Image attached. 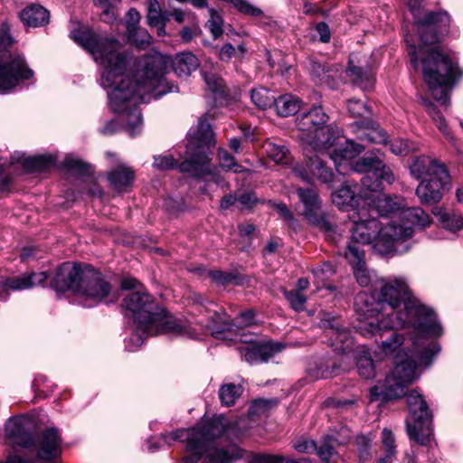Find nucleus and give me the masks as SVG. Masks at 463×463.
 I'll return each instance as SVG.
<instances>
[{"mask_svg": "<svg viewBox=\"0 0 463 463\" xmlns=\"http://www.w3.org/2000/svg\"><path fill=\"white\" fill-rule=\"evenodd\" d=\"M71 37L104 67L101 85L108 90L111 109L125 115L126 128L131 137L141 131L143 118L138 105L147 100L146 96L154 94L158 98L177 90L165 78L168 65H172L178 77H187L199 67L198 59L191 52L177 54L173 60L155 53L137 61L122 51L116 40L80 30L73 31Z\"/></svg>", "mask_w": 463, "mask_h": 463, "instance_id": "obj_1", "label": "nucleus"}, {"mask_svg": "<svg viewBox=\"0 0 463 463\" xmlns=\"http://www.w3.org/2000/svg\"><path fill=\"white\" fill-rule=\"evenodd\" d=\"M374 297L378 305L387 317H383L377 308L369 305L371 298L366 293H359L354 301L359 317L357 330L365 337L377 335L391 328L411 327L417 339L442 334V327L437 321L434 312L411 297L406 281L403 279L380 280L379 290L375 289Z\"/></svg>", "mask_w": 463, "mask_h": 463, "instance_id": "obj_2", "label": "nucleus"}, {"mask_svg": "<svg viewBox=\"0 0 463 463\" xmlns=\"http://www.w3.org/2000/svg\"><path fill=\"white\" fill-rule=\"evenodd\" d=\"M421 2L407 0L421 42L419 50L413 44L409 45L411 64L418 70L421 63L423 78L432 97L441 105L447 106L449 102L448 88L452 87L463 72L448 55L431 45L438 43L441 35L449 33L450 16L445 11L424 13Z\"/></svg>", "mask_w": 463, "mask_h": 463, "instance_id": "obj_3", "label": "nucleus"}, {"mask_svg": "<svg viewBox=\"0 0 463 463\" xmlns=\"http://www.w3.org/2000/svg\"><path fill=\"white\" fill-rule=\"evenodd\" d=\"M233 430L232 422L223 415H217L203 419L193 428L163 434L162 439L168 445L175 440L186 442L191 455L184 457L181 463H198L203 457H205L204 463H232L243 458L244 450L234 443L223 448H215L213 444L221 438L231 439Z\"/></svg>", "mask_w": 463, "mask_h": 463, "instance_id": "obj_4", "label": "nucleus"}, {"mask_svg": "<svg viewBox=\"0 0 463 463\" xmlns=\"http://www.w3.org/2000/svg\"><path fill=\"white\" fill-rule=\"evenodd\" d=\"M122 307L131 313L136 323V333L131 337L136 344L159 334L194 337L184 325L159 306L146 289L129 293L124 298Z\"/></svg>", "mask_w": 463, "mask_h": 463, "instance_id": "obj_5", "label": "nucleus"}, {"mask_svg": "<svg viewBox=\"0 0 463 463\" xmlns=\"http://www.w3.org/2000/svg\"><path fill=\"white\" fill-rule=\"evenodd\" d=\"M419 340L413 338V350L411 354L399 351L396 355V365L383 382H379L370 389L371 402H387L402 398L405 394L407 386L412 383L416 378L418 364L429 365L432 357L439 353L437 343H432L428 347L419 349Z\"/></svg>", "mask_w": 463, "mask_h": 463, "instance_id": "obj_6", "label": "nucleus"}, {"mask_svg": "<svg viewBox=\"0 0 463 463\" xmlns=\"http://www.w3.org/2000/svg\"><path fill=\"white\" fill-rule=\"evenodd\" d=\"M348 218L353 226L350 229L351 241L347 245L354 243L361 248V245L372 244L382 255L396 250L399 242L412 236L411 228L395 226L392 223L383 225L364 206L361 210H353V213H348Z\"/></svg>", "mask_w": 463, "mask_h": 463, "instance_id": "obj_7", "label": "nucleus"}, {"mask_svg": "<svg viewBox=\"0 0 463 463\" xmlns=\"http://www.w3.org/2000/svg\"><path fill=\"white\" fill-rule=\"evenodd\" d=\"M5 433L14 445L34 451L39 459H53L61 454V441L55 428H47L38 439H35L25 428L24 420L15 417L6 422Z\"/></svg>", "mask_w": 463, "mask_h": 463, "instance_id": "obj_8", "label": "nucleus"}, {"mask_svg": "<svg viewBox=\"0 0 463 463\" xmlns=\"http://www.w3.org/2000/svg\"><path fill=\"white\" fill-rule=\"evenodd\" d=\"M213 134L211 126L201 118L198 122L196 137H193L187 145L188 159L179 165L182 173H187L194 177H202L211 174L209 147L213 146Z\"/></svg>", "mask_w": 463, "mask_h": 463, "instance_id": "obj_9", "label": "nucleus"}, {"mask_svg": "<svg viewBox=\"0 0 463 463\" xmlns=\"http://www.w3.org/2000/svg\"><path fill=\"white\" fill-rule=\"evenodd\" d=\"M410 416L406 420L407 433L411 439L425 446L432 432V415L423 397L411 391L406 397Z\"/></svg>", "mask_w": 463, "mask_h": 463, "instance_id": "obj_10", "label": "nucleus"}, {"mask_svg": "<svg viewBox=\"0 0 463 463\" xmlns=\"http://www.w3.org/2000/svg\"><path fill=\"white\" fill-rule=\"evenodd\" d=\"M33 76V71L28 67L22 54L0 52V90H10L20 80H29Z\"/></svg>", "mask_w": 463, "mask_h": 463, "instance_id": "obj_11", "label": "nucleus"}, {"mask_svg": "<svg viewBox=\"0 0 463 463\" xmlns=\"http://www.w3.org/2000/svg\"><path fill=\"white\" fill-rule=\"evenodd\" d=\"M110 294L111 287L99 272L91 269L85 270L76 295L82 299L86 307L99 304L109 298Z\"/></svg>", "mask_w": 463, "mask_h": 463, "instance_id": "obj_12", "label": "nucleus"}, {"mask_svg": "<svg viewBox=\"0 0 463 463\" xmlns=\"http://www.w3.org/2000/svg\"><path fill=\"white\" fill-rule=\"evenodd\" d=\"M298 194L305 207L303 211L305 218L325 232H334L335 225L326 215L320 212V200L316 190L313 188H299L298 189Z\"/></svg>", "mask_w": 463, "mask_h": 463, "instance_id": "obj_13", "label": "nucleus"}, {"mask_svg": "<svg viewBox=\"0 0 463 463\" xmlns=\"http://www.w3.org/2000/svg\"><path fill=\"white\" fill-rule=\"evenodd\" d=\"M320 326L326 330L330 345L339 354H345L353 349V337L348 330L343 327L338 320L329 313L321 312Z\"/></svg>", "mask_w": 463, "mask_h": 463, "instance_id": "obj_14", "label": "nucleus"}, {"mask_svg": "<svg viewBox=\"0 0 463 463\" xmlns=\"http://www.w3.org/2000/svg\"><path fill=\"white\" fill-rule=\"evenodd\" d=\"M449 184V173L446 168H439L436 176L424 178L416 188V195L423 204H434L443 197V192Z\"/></svg>", "mask_w": 463, "mask_h": 463, "instance_id": "obj_15", "label": "nucleus"}, {"mask_svg": "<svg viewBox=\"0 0 463 463\" xmlns=\"http://www.w3.org/2000/svg\"><path fill=\"white\" fill-rule=\"evenodd\" d=\"M87 269L74 262H64L57 269L52 286L57 291L71 290L77 294L80 279Z\"/></svg>", "mask_w": 463, "mask_h": 463, "instance_id": "obj_16", "label": "nucleus"}, {"mask_svg": "<svg viewBox=\"0 0 463 463\" xmlns=\"http://www.w3.org/2000/svg\"><path fill=\"white\" fill-rule=\"evenodd\" d=\"M283 345L273 342L245 341L238 346L241 356L250 364L267 362L276 353L282 350Z\"/></svg>", "mask_w": 463, "mask_h": 463, "instance_id": "obj_17", "label": "nucleus"}, {"mask_svg": "<svg viewBox=\"0 0 463 463\" xmlns=\"http://www.w3.org/2000/svg\"><path fill=\"white\" fill-rule=\"evenodd\" d=\"M328 118L321 106H314L308 111L298 116L297 118V128L301 132L302 140L306 141L326 126Z\"/></svg>", "mask_w": 463, "mask_h": 463, "instance_id": "obj_18", "label": "nucleus"}, {"mask_svg": "<svg viewBox=\"0 0 463 463\" xmlns=\"http://www.w3.org/2000/svg\"><path fill=\"white\" fill-rule=\"evenodd\" d=\"M47 279L45 272H33L17 278H0V298H5L10 290H24L42 285Z\"/></svg>", "mask_w": 463, "mask_h": 463, "instance_id": "obj_19", "label": "nucleus"}, {"mask_svg": "<svg viewBox=\"0 0 463 463\" xmlns=\"http://www.w3.org/2000/svg\"><path fill=\"white\" fill-rule=\"evenodd\" d=\"M345 258L353 266L354 275L358 284L362 287L369 286L372 280V277L365 267L364 251L363 249L357 245H354V243L347 245Z\"/></svg>", "mask_w": 463, "mask_h": 463, "instance_id": "obj_20", "label": "nucleus"}, {"mask_svg": "<svg viewBox=\"0 0 463 463\" xmlns=\"http://www.w3.org/2000/svg\"><path fill=\"white\" fill-rule=\"evenodd\" d=\"M340 133L341 130L339 128L326 125L305 142L315 150H327L337 146Z\"/></svg>", "mask_w": 463, "mask_h": 463, "instance_id": "obj_21", "label": "nucleus"}, {"mask_svg": "<svg viewBox=\"0 0 463 463\" xmlns=\"http://www.w3.org/2000/svg\"><path fill=\"white\" fill-rule=\"evenodd\" d=\"M368 199L373 203V207L369 210L372 214L375 211L382 216H388L405 207V200L399 196L392 197L379 193L376 195L368 196Z\"/></svg>", "mask_w": 463, "mask_h": 463, "instance_id": "obj_22", "label": "nucleus"}, {"mask_svg": "<svg viewBox=\"0 0 463 463\" xmlns=\"http://www.w3.org/2000/svg\"><path fill=\"white\" fill-rule=\"evenodd\" d=\"M355 186L345 184L331 194L333 203L342 210L353 213V210H361L359 202L361 196L356 194Z\"/></svg>", "mask_w": 463, "mask_h": 463, "instance_id": "obj_23", "label": "nucleus"}, {"mask_svg": "<svg viewBox=\"0 0 463 463\" xmlns=\"http://www.w3.org/2000/svg\"><path fill=\"white\" fill-rule=\"evenodd\" d=\"M439 168H446V166L429 156L416 158L410 167L411 174L418 180L436 176Z\"/></svg>", "mask_w": 463, "mask_h": 463, "instance_id": "obj_24", "label": "nucleus"}, {"mask_svg": "<svg viewBox=\"0 0 463 463\" xmlns=\"http://www.w3.org/2000/svg\"><path fill=\"white\" fill-rule=\"evenodd\" d=\"M364 149L365 146L364 145L357 144L351 139H346L344 144L334 148V150L329 153V156L338 168L342 161L354 158L363 153Z\"/></svg>", "mask_w": 463, "mask_h": 463, "instance_id": "obj_25", "label": "nucleus"}, {"mask_svg": "<svg viewBox=\"0 0 463 463\" xmlns=\"http://www.w3.org/2000/svg\"><path fill=\"white\" fill-rule=\"evenodd\" d=\"M49 12L40 5L33 4L26 6L20 13V19L26 26L38 27L49 21Z\"/></svg>", "mask_w": 463, "mask_h": 463, "instance_id": "obj_26", "label": "nucleus"}, {"mask_svg": "<svg viewBox=\"0 0 463 463\" xmlns=\"http://www.w3.org/2000/svg\"><path fill=\"white\" fill-rule=\"evenodd\" d=\"M309 71L314 82L317 85H326L328 88H334L338 77L337 70L326 67V65L315 61H311Z\"/></svg>", "mask_w": 463, "mask_h": 463, "instance_id": "obj_27", "label": "nucleus"}, {"mask_svg": "<svg viewBox=\"0 0 463 463\" xmlns=\"http://www.w3.org/2000/svg\"><path fill=\"white\" fill-rule=\"evenodd\" d=\"M135 178V172L128 166L120 164L108 174V179L117 191H124L131 185Z\"/></svg>", "mask_w": 463, "mask_h": 463, "instance_id": "obj_28", "label": "nucleus"}, {"mask_svg": "<svg viewBox=\"0 0 463 463\" xmlns=\"http://www.w3.org/2000/svg\"><path fill=\"white\" fill-rule=\"evenodd\" d=\"M308 171L322 183L332 187L335 182V175L332 169L327 167L324 161L317 156L310 157L307 163Z\"/></svg>", "mask_w": 463, "mask_h": 463, "instance_id": "obj_29", "label": "nucleus"}, {"mask_svg": "<svg viewBox=\"0 0 463 463\" xmlns=\"http://www.w3.org/2000/svg\"><path fill=\"white\" fill-rule=\"evenodd\" d=\"M347 76L351 80L363 90H368L373 87L374 76L373 71L369 68H363L352 65L346 70Z\"/></svg>", "mask_w": 463, "mask_h": 463, "instance_id": "obj_30", "label": "nucleus"}, {"mask_svg": "<svg viewBox=\"0 0 463 463\" xmlns=\"http://www.w3.org/2000/svg\"><path fill=\"white\" fill-rule=\"evenodd\" d=\"M402 219H404L406 222L400 225L401 227L412 229L411 226H409V224H411L412 226L425 228L431 222L430 215L420 207L407 208L402 212ZM411 231L413 232V230Z\"/></svg>", "mask_w": 463, "mask_h": 463, "instance_id": "obj_31", "label": "nucleus"}, {"mask_svg": "<svg viewBox=\"0 0 463 463\" xmlns=\"http://www.w3.org/2000/svg\"><path fill=\"white\" fill-rule=\"evenodd\" d=\"M302 101L297 96L285 94L274 99L277 113L280 117H289L296 114L301 108Z\"/></svg>", "mask_w": 463, "mask_h": 463, "instance_id": "obj_32", "label": "nucleus"}, {"mask_svg": "<svg viewBox=\"0 0 463 463\" xmlns=\"http://www.w3.org/2000/svg\"><path fill=\"white\" fill-rule=\"evenodd\" d=\"M432 213L442 223L443 227L450 232H458L463 229V217L454 212L446 211L440 207H435Z\"/></svg>", "mask_w": 463, "mask_h": 463, "instance_id": "obj_33", "label": "nucleus"}, {"mask_svg": "<svg viewBox=\"0 0 463 463\" xmlns=\"http://www.w3.org/2000/svg\"><path fill=\"white\" fill-rule=\"evenodd\" d=\"M147 22L150 26L159 27V34L165 33V24L168 21L167 12H162L157 0H147Z\"/></svg>", "mask_w": 463, "mask_h": 463, "instance_id": "obj_34", "label": "nucleus"}, {"mask_svg": "<svg viewBox=\"0 0 463 463\" xmlns=\"http://www.w3.org/2000/svg\"><path fill=\"white\" fill-rule=\"evenodd\" d=\"M256 312L253 309H248L240 313V315L232 320H222V331H234L239 328L251 326L256 324Z\"/></svg>", "mask_w": 463, "mask_h": 463, "instance_id": "obj_35", "label": "nucleus"}, {"mask_svg": "<svg viewBox=\"0 0 463 463\" xmlns=\"http://www.w3.org/2000/svg\"><path fill=\"white\" fill-rule=\"evenodd\" d=\"M55 156L52 155H42L23 158L22 165L29 172H43L55 164Z\"/></svg>", "mask_w": 463, "mask_h": 463, "instance_id": "obj_36", "label": "nucleus"}, {"mask_svg": "<svg viewBox=\"0 0 463 463\" xmlns=\"http://www.w3.org/2000/svg\"><path fill=\"white\" fill-rule=\"evenodd\" d=\"M263 147L274 162L288 164L290 161L288 149L284 145L268 140L264 143Z\"/></svg>", "mask_w": 463, "mask_h": 463, "instance_id": "obj_37", "label": "nucleus"}, {"mask_svg": "<svg viewBox=\"0 0 463 463\" xmlns=\"http://www.w3.org/2000/svg\"><path fill=\"white\" fill-rule=\"evenodd\" d=\"M357 371L360 376L364 379H371L375 375L373 360L368 351H363L356 359Z\"/></svg>", "mask_w": 463, "mask_h": 463, "instance_id": "obj_38", "label": "nucleus"}, {"mask_svg": "<svg viewBox=\"0 0 463 463\" xmlns=\"http://www.w3.org/2000/svg\"><path fill=\"white\" fill-rule=\"evenodd\" d=\"M242 387L240 384H223L219 391L220 400L222 404L232 406L242 393Z\"/></svg>", "mask_w": 463, "mask_h": 463, "instance_id": "obj_39", "label": "nucleus"}, {"mask_svg": "<svg viewBox=\"0 0 463 463\" xmlns=\"http://www.w3.org/2000/svg\"><path fill=\"white\" fill-rule=\"evenodd\" d=\"M335 273L334 268L330 263L325 262L322 265L313 269V275L315 278L314 283L317 286V289L321 288H329L326 285V281L333 276Z\"/></svg>", "mask_w": 463, "mask_h": 463, "instance_id": "obj_40", "label": "nucleus"}, {"mask_svg": "<svg viewBox=\"0 0 463 463\" xmlns=\"http://www.w3.org/2000/svg\"><path fill=\"white\" fill-rule=\"evenodd\" d=\"M250 97L252 102L261 109L270 108L274 104V97L265 88L252 90Z\"/></svg>", "mask_w": 463, "mask_h": 463, "instance_id": "obj_41", "label": "nucleus"}, {"mask_svg": "<svg viewBox=\"0 0 463 463\" xmlns=\"http://www.w3.org/2000/svg\"><path fill=\"white\" fill-rule=\"evenodd\" d=\"M119 0H96V5L102 9L101 20L112 24L117 18L116 8Z\"/></svg>", "mask_w": 463, "mask_h": 463, "instance_id": "obj_42", "label": "nucleus"}, {"mask_svg": "<svg viewBox=\"0 0 463 463\" xmlns=\"http://www.w3.org/2000/svg\"><path fill=\"white\" fill-rule=\"evenodd\" d=\"M126 33L128 42L137 48L145 49L151 43V36L145 29L137 28Z\"/></svg>", "mask_w": 463, "mask_h": 463, "instance_id": "obj_43", "label": "nucleus"}, {"mask_svg": "<svg viewBox=\"0 0 463 463\" xmlns=\"http://www.w3.org/2000/svg\"><path fill=\"white\" fill-rule=\"evenodd\" d=\"M358 138L367 144H386L387 134L381 128H367L358 135Z\"/></svg>", "mask_w": 463, "mask_h": 463, "instance_id": "obj_44", "label": "nucleus"}, {"mask_svg": "<svg viewBox=\"0 0 463 463\" xmlns=\"http://www.w3.org/2000/svg\"><path fill=\"white\" fill-rule=\"evenodd\" d=\"M381 160L377 157H361L352 166V169L357 173L374 174L379 167Z\"/></svg>", "mask_w": 463, "mask_h": 463, "instance_id": "obj_45", "label": "nucleus"}, {"mask_svg": "<svg viewBox=\"0 0 463 463\" xmlns=\"http://www.w3.org/2000/svg\"><path fill=\"white\" fill-rule=\"evenodd\" d=\"M63 166L71 173L78 175H87L91 172V166L89 164L70 156L65 158Z\"/></svg>", "mask_w": 463, "mask_h": 463, "instance_id": "obj_46", "label": "nucleus"}, {"mask_svg": "<svg viewBox=\"0 0 463 463\" xmlns=\"http://www.w3.org/2000/svg\"><path fill=\"white\" fill-rule=\"evenodd\" d=\"M283 293L292 309H294L297 312H301L305 309L307 297L303 294V292H299V290L294 289H285Z\"/></svg>", "mask_w": 463, "mask_h": 463, "instance_id": "obj_47", "label": "nucleus"}, {"mask_svg": "<svg viewBox=\"0 0 463 463\" xmlns=\"http://www.w3.org/2000/svg\"><path fill=\"white\" fill-rule=\"evenodd\" d=\"M248 463H298L296 460L287 458L280 455L254 454Z\"/></svg>", "mask_w": 463, "mask_h": 463, "instance_id": "obj_48", "label": "nucleus"}, {"mask_svg": "<svg viewBox=\"0 0 463 463\" xmlns=\"http://www.w3.org/2000/svg\"><path fill=\"white\" fill-rule=\"evenodd\" d=\"M278 404L277 399H257L253 401L250 406V413L252 415L265 414L269 410Z\"/></svg>", "mask_w": 463, "mask_h": 463, "instance_id": "obj_49", "label": "nucleus"}, {"mask_svg": "<svg viewBox=\"0 0 463 463\" xmlns=\"http://www.w3.org/2000/svg\"><path fill=\"white\" fill-rule=\"evenodd\" d=\"M404 337L402 335L393 332L392 336L382 343V348L385 354H392L402 345Z\"/></svg>", "mask_w": 463, "mask_h": 463, "instance_id": "obj_50", "label": "nucleus"}, {"mask_svg": "<svg viewBox=\"0 0 463 463\" xmlns=\"http://www.w3.org/2000/svg\"><path fill=\"white\" fill-rule=\"evenodd\" d=\"M203 79L208 89L214 94L224 93L223 80L213 73L203 72Z\"/></svg>", "mask_w": 463, "mask_h": 463, "instance_id": "obj_51", "label": "nucleus"}, {"mask_svg": "<svg viewBox=\"0 0 463 463\" xmlns=\"http://www.w3.org/2000/svg\"><path fill=\"white\" fill-rule=\"evenodd\" d=\"M210 19L208 20V27L214 39L221 36L223 33L222 19L214 9H210Z\"/></svg>", "mask_w": 463, "mask_h": 463, "instance_id": "obj_52", "label": "nucleus"}, {"mask_svg": "<svg viewBox=\"0 0 463 463\" xmlns=\"http://www.w3.org/2000/svg\"><path fill=\"white\" fill-rule=\"evenodd\" d=\"M347 109L350 115L354 118H364L370 114L368 107L357 99H351L348 100Z\"/></svg>", "mask_w": 463, "mask_h": 463, "instance_id": "obj_53", "label": "nucleus"}, {"mask_svg": "<svg viewBox=\"0 0 463 463\" xmlns=\"http://www.w3.org/2000/svg\"><path fill=\"white\" fill-rule=\"evenodd\" d=\"M360 462L364 463L370 458L371 440L364 435L358 436L355 439Z\"/></svg>", "mask_w": 463, "mask_h": 463, "instance_id": "obj_54", "label": "nucleus"}, {"mask_svg": "<svg viewBox=\"0 0 463 463\" xmlns=\"http://www.w3.org/2000/svg\"><path fill=\"white\" fill-rule=\"evenodd\" d=\"M390 149L394 155L404 156L411 151L413 147L408 140L397 137L391 141Z\"/></svg>", "mask_w": 463, "mask_h": 463, "instance_id": "obj_55", "label": "nucleus"}, {"mask_svg": "<svg viewBox=\"0 0 463 463\" xmlns=\"http://www.w3.org/2000/svg\"><path fill=\"white\" fill-rule=\"evenodd\" d=\"M218 155L222 168L232 170L234 173L241 172V166L235 163L234 158L226 150L220 149Z\"/></svg>", "mask_w": 463, "mask_h": 463, "instance_id": "obj_56", "label": "nucleus"}, {"mask_svg": "<svg viewBox=\"0 0 463 463\" xmlns=\"http://www.w3.org/2000/svg\"><path fill=\"white\" fill-rule=\"evenodd\" d=\"M153 165L159 170H170L177 165V161L170 155L156 156Z\"/></svg>", "mask_w": 463, "mask_h": 463, "instance_id": "obj_57", "label": "nucleus"}, {"mask_svg": "<svg viewBox=\"0 0 463 463\" xmlns=\"http://www.w3.org/2000/svg\"><path fill=\"white\" fill-rule=\"evenodd\" d=\"M378 166L376 171H374L373 176H376L377 179L381 181V184L383 181L390 184H392L395 181V176L391 168L384 165L383 161L380 162Z\"/></svg>", "mask_w": 463, "mask_h": 463, "instance_id": "obj_58", "label": "nucleus"}, {"mask_svg": "<svg viewBox=\"0 0 463 463\" xmlns=\"http://www.w3.org/2000/svg\"><path fill=\"white\" fill-rule=\"evenodd\" d=\"M362 186L370 192H380L383 190L381 181L373 176V174H366L361 179Z\"/></svg>", "mask_w": 463, "mask_h": 463, "instance_id": "obj_59", "label": "nucleus"}, {"mask_svg": "<svg viewBox=\"0 0 463 463\" xmlns=\"http://www.w3.org/2000/svg\"><path fill=\"white\" fill-rule=\"evenodd\" d=\"M208 276L219 285H227L231 283L234 277L231 273L223 272L222 270H209Z\"/></svg>", "mask_w": 463, "mask_h": 463, "instance_id": "obj_60", "label": "nucleus"}, {"mask_svg": "<svg viewBox=\"0 0 463 463\" xmlns=\"http://www.w3.org/2000/svg\"><path fill=\"white\" fill-rule=\"evenodd\" d=\"M382 442H383V446L384 448L385 453H391V454L396 453L395 444H394L395 443L394 436L390 430L384 429L383 430Z\"/></svg>", "mask_w": 463, "mask_h": 463, "instance_id": "obj_61", "label": "nucleus"}, {"mask_svg": "<svg viewBox=\"0 0 463 463\" xmlns=\"http://www.w3.org/2000/svg\"><path fill=\"white\" fill-rule=\"evenodd\" d=\"M258 202L259 200L254 193H246L238 198L241 209H251Z\"/></svg>", "mask_w": 463, "mask_h": 463, "instance_id": "obj_62", "label": "nucleus"}, {"mask_svg": "<svg viewBox=\"0 0 463 463\" xmlns=\"http://www.w3.org/2000/svg\"><path fill=\"white\" fill-rule=\"evenodd\" d=\"M319 458L328 463L331 457L333 456L335 450L332 444L329 443V440H325L318 448L316 449Z\"/></svg>", "mask_w": 463, "mask_h": 463, "instance_id": "obj_63", "label": "nucleus"}, {"mask_svg": "<svg viewBox=\"0 0 463 463\" xmlns=\"http://www.w3.org/2000/svg\"><path fill=\"white\" fill-rule=\"evenodd\" d=\"M140 21V14L139 13L134 9L131 8L127 14V21H126V26H127V33H128L131 30L137 29V24Z\"/></svg>", "mask_w": 463, "mask_h": 463, "instance_id": "obj_64", "label": "nucleus"}]
</instances>
